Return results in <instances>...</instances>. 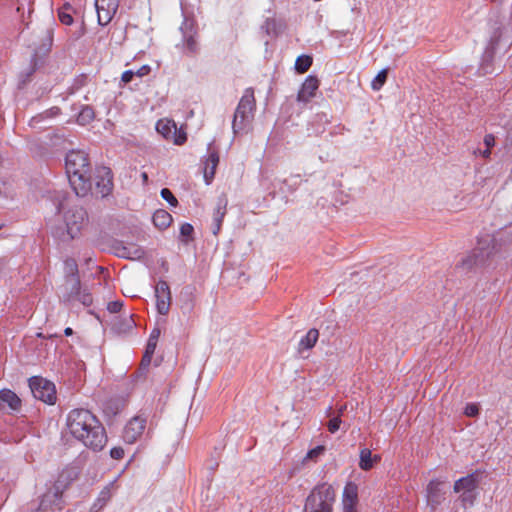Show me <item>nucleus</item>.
<instances>
[{"mask_svg": "<svg viewBox=\"0 0 512 512\" xmlns=\"http://www.w3.org/2000/svg\"><path fill=\"white\" fill-rule=\"evenodd\" d=\"M483 141L487 148H492L495 145V137L493 134H486Z\"/></svg>", "mask_w": 512, "mask_h": 512, "instance_id": "79ce46f5", "label": "nucleus"}, {"mask_svg": "<svg viewBox=\"0 0 512 512\" xmlns=\"http://www.w3.org/2000/svg\"><path fill=\"white\" fill-rule=\"evenodd\" d=\"M186 141V134L185 133H180L178 134L175 139H174V143L177 144V145H181L183 144L184 142Z\"/></svg>", "mask_w": 512, "mask_h": 512, "instance_id": "a18cd8bd", "label": "nucleus"}, {"mask_svg": "<svg viewBox=\"0 0 512 512\" xmlns=\"http://www.w3.org/2000/svg\"><path fill=\"white\" fill-rule=\"evenodd\" d=\"M387 76H388V70L387 69H383L381 70L376 76L375 78L372 80L371 82V88L374 90V91H379L383 85L385 84L386 80H387Z\"/></svg>", "mask_w": 512, "mask_h": 512, "instance_id": "a878e982", "label": "nucleus"}, {"mask_svg": "<svg viewBox=\"0 0 512 512\" xmlns=\"http://www.w3.org/2000/svg\"><path fill=\"white\" fill-rule=\"evenodd\" d=\"M335 501V490L328 483L316 485L309 493L304 512H332Z\"/></svg>", "mask_w": 512, "mask_h": 512, "instance_id": "7ed1b4c3", "label": "nucleus"}, {"mask_svg": "<svg viewBox=\"0 0 512 512\" xmlns=\"http://www.w3.org/2000/svg\"><path fill=\"white\" fill-rule=\"evenodd\" d=\"M47 40H48V48H47V50H49V48H50V46H51V43H52V38H51V36H50V34H49V33H48V35H47Z\"/></svg>", "mask_w": 512, "mask_h": 512, "instance_id": "603ef678", "label": "nucleus"}, {"mask_svg": "<svg viewBox=\"0 0 512 512\" xmlns=\"http://www.w3.org/2000/svg\"><path fill=\"white\" fill-rule=\"evenodd\" d=\"M325 451L324 446L319 445L315 448L309 450L306 454L305 460H316L320 455H322Z\"/></svg>", "mask_w": 512, "mask_h": 512, "instance_id": "7c9ffc66", "label": "nucleus"}, {"mask_svg": "<svg viewBox=\"0 0 512 512\" xmlns=\"http://www.w3.org/2000/svg\"><path fill=\"white\" fill-rule=\"evenodd\" d=\"M160 334H161V331L159 328L153 329L150 334L149 340L157 343V341L160 337Z\"/></svg>", "mask_w": 512, "mask_h": 512, "instance_id": "37998d69", "label": "nucleus"}, {"mask_svg": "<svg viewBox=\"0 0 512 512\" xmlns=\"http://www.w3.org/2000/svg\"><path fill=\"white\" fill-rule=\"evenodd\" d=\"M64 334H65L66 336H71V335L73 334V330H72V328H70V327L65 328V330H64Z\"/></svg>", "mask_w": 512, "mask_h": 512, "instance_id": "de8ad7c7", "label": "nucleus"}, {"mask_svg": "<svg viewBox=\"0 0 512 512\" xmlns=\"http://www.w3.org/2000/svg\"><path fill=\"white\" fill-rule=\"evenodd\" d=\"M194 232V228L189 223H184L180 227V235L185 238L184 241L188 242L192 238V234Z\"/></svg>", "mask_w": 512, "mask_h": 512, "instance_id": "c756f323", "label": "nucleus"}, {"mask_svg": "<svg viewBox=\"0 0 512 512\" xmlns=\"http://www.w3.org/2000/svg\"><path fill=\"white\" fill-rule=\"evenodd\" d=\"M141 177H142V180H143V182H144V183H147V182H148V175H147V173H146V172H143V173L141 174Z\"/></svg>", "mask_w": 512, "mask_h": 512, "instance_id": "8fccbe9b", "label": "nucleus"}, {"mask_svg": "<svg viewBox=\"0 0 512 512\" xmlns=\"http://www.w3.org/2000/svg\"><path fill=\"white\" fill-rule=\"evenodd\" d=\"M477 488V479L474 475H467L460 478L454 484V491L456 493H470L475 492Z\"/></svg>", "mask_w": 512, "mask_h": 512, "instance_id": "dca6fc26", "label": "nucleus"}, {"mask_svg": "<svg viewBox=\"0 0 512 512\" xmlns=\"http://www.w3.org/2000/svg\"><path fill=\"white\" fill-rule=\"evenodd\" d=\"M341 423L342 421L339 416L333 417L332 419L329 420L327 424L328 431L330 433H335L336 431L339 430Z\"/></svg>", "mask_w": 512, "mask_h": 512, "instance_id": "72a5a7b5", "label": "nucleus"}, {"mask_svg": "<svg viewBox=\"0 0 512 512\" xmlns=\"http://www.w3.org/2000/svg\"><path fill=\"white\" fill-rule=\"evenodd\" d=\"M313 63V59L309 55H300L295 61V70L299 74L307 72Z\"/></svg>", "mask_w": 512, "mask_h": 512, "instance_id": "b1692460", "label": "nucleus"}, {"mask_svg": "<svg viewBox=\"0 0 512 512\" xmlns=\"http://www.w3.org/2000/svg\"><path fill=\"white\" fill-rule=\"evenodd\" d=\"M151 72V67L149 65H143L136 71H134V74L136 77L142 78L144 76H147Z\"/></svg>", "mask_w": 512, "mask_h": 512, "instance_id": "58836bf2", "label": "nucleus"}, {"mask_svg": "<svg viewBox=\"0 0 512 512\" xmlns=\"http://www.w3.org/2000/svg\"><path fill=\"white\" fill-rule=\"evenodd\" d=\"M156 308L159 314H168L171 306V291L168 283L164 280L158 281L155 287Z\"/></svg>", "mask_w": 512, "mask_h": 512, "instance_id": "1a4fd4ad", "label": "nucleus"}, {"mask_svg": "<svg viewBox=\"0 0 512 512\" xmlns=\"http://www.w3.org/2000/svg\"><path fill=\"white\" fill-rule=\"evenodd\" d=\"M65 299L67 301L77 300L81 302L84 306H90L93 302V298L90 292L87 289L82 288L80 285V292L76 293L71 290V287L66 289Z\"/></svg>", "mask_w": 512, "mask_h": 512, "instance_id": "a211bd4d", "label": "nucleus"}, {"mask_svg": "<svg viewBox=\"0 0 512 512\" xmlns=\"http://www.w3.org/2000/svg\"><path fill=\"white\" fill-rule=\"evenodd\" d=\"M255 110L256 99L254 96V89L247 88L240 98L234 113L232 129L235 134L244 130L248 125L251 124L254 118Z\"/></svg>", "mask_w": 512, "mask_h": 512, "instance_id": "20e7f679", "label": "nucleus"}, {"mask_svg": "<svg viewBox=\"0 0 512 512\" xmlns=\"http://www.w3.org/2000/svg\"><path fill=\"white\" fill-rule=\"evenodd\" d=\"M346 410V405H342L339 409H338V415L340 418L341 416L343 415L344 411Z\"/></svg>", "mask_w": 512, "mask_h": 512, "instance_id": "49530a36", "label": "nucleus"}, {"mask_svg": "<svg viewBox=\"0 0 512 512\" xmlns=\"http://www.w3.org/2000/svg\"><path fill=\"white\" fill-rule=\"evenodd\" d=\"M464 414L467 417H476L479 414V406L476 403H469L464 409Z\"/></svg>", "mask_w": 512, "mask_h": 512, "instance_id": "473e14b6", "label": "nucleus"}, {"mask_svg": "<svg viewBox=\"0 0 512 512\" xmlns=\"http://www.w3.org/2000/svg\"><path fill=\"white\" fill-rule=\"evenodd\" d=\"M319 338V331L315 328L310 329L306 335L299 341L298 351L303 352L305 350L312 349Z\"/></svg>", "mask_w": 512, "mask_h": 512, "instance_id": "aec40b11", "label": "nucleus"}, {"mask_svg": "<svg viewBox=\"0 0 512 512\" xmlns=\"http://www.w3.org/2000/svg\"><path fill=\"white\" fill-rule=\"evenodd\" d=\"M123 307L122 301H111L107 305V310L111 313H118Z\"/></svg>", "mask_w": 512, "mask_h": 512, "instance_id": "e433bc0d", "label": "nucleus"}, {"mask_svg": "<svg viewBox=\"0 0 512 512\" xmlns=\"http://www.w3.org/2000/svg\"><path fill=\"white\" fill-rule=\"evenodd\" d=\"M134 326L135 322L132 319V316L128 315L123 322L114 323L113 328L117 333H126L132 330Z\"/></svg>", "mask_w": 512, "mask_h": 512, "instance_id": "393cba45", "label": "nucleus"}, {"mask_svg": "<svg viewBox=\"0 0 512 512\" xmlns=\"http://www.w3.org/2000/svg\"><path fill=\"white\" fill-rule=\"evenodd\" d=\"M442 482L433 479L427 485V502L434 510L444 500V494L441 490Z\"/></svg>", "mask_w": 512, "mask_h": 512, "instance_id": "2eb2a0df", "label": "nucleus"}, {"mask_svg": "<svg viewBox=\"0 0 512 512\" xmlns=\"http://www.w3.org/2000/svg\"><path fill=\"white\" fill-rule=\"evenodd\" d=\"M21 407L22 401L14 391L10 389L0 390V410L18 412Z\"/></svg>", "mask_w": 512, "mask_h": 512, "instance_id": "4468645a", "label": "nucleus"}, {"mask_svg": "<svg viewBox=\"0 0 512 512\" xmlns=\"http://www.w3.org/2000/svg\"><path fill=\"white\" fill-rule=\"evenodd\" d=\"M492 242V239L489 241H479L478 245L461 260L459 266L465 270L484 266L494 254Z\"/></svg>", "mask_w": 512, "mask_h": 512, "instance_id": "39448f33", "label": "nucleus"}, {"mask_svg": "<svg viewBox=\"0 0 512 512\" xmlns=\"http://www.w3.org/2000/svg\"><path fill=\"white\" fill-rule=\"evenodd\" d=\"M67 233L71 239L77 237L88 222L86 211L82 207L74 206L65 212Z\"/></svg>", "mask_w": 512, "mask_h": 512, "instance_id": "0eeeda50", "label": "nucleus"}, {"mask_svg": "<svg viewBox=\"0 0 512 512\" xmlns=\"http://www.w3.org/2000/svg\"><path fill=\"white\" fill-rule=\"evenodd\" d=\"M320 86V81L316 76L309 75L303 84L301 85L300 90L297 94V102L302 104L309 103L312 98L315 97L316 91Z\"/></svg>", "mask_w": 512, "mask_h": 512, "instance_id": "ddd939ff", "label": "nucleus"}, {"mask_svg": "<svg viewBox=\"0 0 512 512\" xmlns=\"http://www.w3.org/2000/svg\"><path fill=\"white\" fill-rule=\"evenodd\" d=\"M142 364L149 365V364L147 363V358H145V355H144V356H143V358H142Z\"/></svg>", "mask_w": 512, "mask_h": 512, "instance_id": "864d4df0", "label": "nucleus"}, {"mask_svg": "<svg viewBox=\"0 0 512 512\" xmlns=\"http://www.w3.org/2000/svg\"><path fill=\"white\" fill-rule=\"evenodd\" d=\"M68 9V7H63L58 13V18L64 25H71L73 23V17L69 12H67Z\"/></svg>", "mask_w": 512, "mask_h": 512, "instance_id": "c85d7f7f", "label": "nucleus"}, {"mask_svg": "<svg viewBox=\"0 0 512 512\" xmlns=\"http://www.w3.org/2000/svg\"><path fill=\"white\" fill-rule=\"evenodd\" d=\"M124 454H125L124 449L120 446L113 447L110 450V456H111V458H113L115 460H121L124 457Z\"/></svg>", "mask_w": 512, "mask_h": 512, "instance_id": "c9c22d12", "label": "nucleus"}, {"mask_svg": "<svg viewBox=\"0 0 512 512\" xmlns=\"http://www.w3.org/2000/svg\"><path fill=\"white\" fill-rule=\"evenodd\" d=\"M111 187H112V183L110 180H108V183H107V185H104V188H106L107 192H109Z\"/></svg>", "mask_w": 512, "mask_h": 512, "instance_id": "3c124183", "label": "nucleus"}, {"mask_svg": "<svg viewBox=\"0 0 512 512\" xmlns=\"http://www.w3.org/2000/svg\"><path fill=\"white\" fill-rule=\"evenodd\" d=\"M188 46L191 50H194L195 42L193 39L188 40Z\"/></svg>", "mask_w": 512, "mask_h": 512, "instance_id": "09e8293b", "label": "nucleus"}, {"mask_svg": "<svg viewBox=\"0 0 512 512\" xmlns=\"http://www.w3.org/2000/svg\"><path fill=\"white\" fill-rule=\"evenodd\" d=\"M461 501L464 503V504H470L472 505L473 502H474V499H475V492H470V493H461Z\"/></svg>", "mask_w": 512, "mask_h": 512, "instance_id": "ea45409f", "label": "nucleus"}, {"mask_svg": "<svg viewBox=\"0 0 512 512\" xmlns=\"http://www.w3.org/2000/svg\"><path fill=\"white\" fill-rule=\"evenodd\" d=\"M135 77L133 70H126L121 75V82L123 84H127L132 81V79Z\"/></svg>", "mask_w": 512, "mask_h": 512, "instance_id": "a19ab883", "label": "nucleus"}, {"mask_svg": "<svg viewBox=\"0 0 512 512\" xmlns=\"http://www.w3.org/2000/svg\"><path fill=\"white\" fill-rule=\"evenodd\" d=\"M50 496H51L50 492L43 496V498L40 502V509H43V510L47 509L48 505L46 504V502H47V499L50 498ZM60 496H61V493H59L58 491H56L52 494V497H54L57 500L60 498Z\"/></svg>", "mask_w": 512, "mask_h": 512, "instance_id": "4c0bfd02", "label": "nucleus"}, {"mask_svg": "<svg viewBox=\"0 0 512 512\" xmlns=\"http://www.w3.org/2000/svg\"><path fill=\"white\" fill-rule=\"evenodd\" d=\"M147 425V417L136 415L132 417L123 429L122 438L125 443L133 444L143 435Z\"/></svg>", "mask_w": 512, "mask_h": 512, "instance_id": "6e6552de", "label": "nucleus"}, {"mask_svg": "<svg viewBox=\"0 0 512 512\" xmlns=\"http://www.w3.org/2000/svg\"><path fill=\"white\" fill-rule=\"evenodd\" d=\"M29 388L34 398L49 405L56 403L57 392L53 382L41 376H33L29 379Z\"/></svg>", "mask_w": 512, "mask_h": 512, "instance_id": "423d86ee", "label": "nucleus"}, {"mask_svg": "<svg viewBox=\"0 0 512 512\" xmlns=\"http://www.w3.org/2000/svg\"><path fill=\"white\" fill-rule=\"evenodd\" d=\"M119 6V0H95L98 23L102 26L110 23Z\"/></svg>", "mask_w": 512, "mask_h": 512, "instance_id": "9d476101", "label": "nucleus"}, {"mask_svg": "<svg viewBox=\"0 0 512 512\" xmlns=\"http://www.w3.org/2000/svg\"><path fill=\"white\" fill-rule=\"evenodd\" d=\"M65 167L71 187L77 196H85L91 189V169L88 155L82 150H71L65 158Z\"/></svg>", "mask_w": 512, "mask_h": 512, "instance_id": "f03ea898", "label": "nucleus"}, {"mask_svg": "<svg viewBox=\"0 0 512 512\" xmlns=\"http://www.w3.org/2000/svg\"><path fill=\"white\" fill-rule=\"evenodd\" d=\"M94 119V111L90 107H84L78 114V123L85 125Z\"/></svg>", "mask_w": 512, "mask_h": 512, "instance_id": "bb28decb", "label": "nucleus"}, {"mask_svg": "<svg viewBox=\"0 0 512 512\" xmlns=\"http://www.w3.org/2000/svg\"><path fill=\"white\" fill-rule=\"evenodd\" d=\"M474 155H477L478 153L485 159H489L490 156H491V148H487L483 151H480V150H475L474 152Z\"/></svg>", "mask_w": 512, "mask_h": 512, "instance_id": "c03bdc74", "label": "nucleus"}, {"mask_svg": "<svg viewBox=\"0 0 512 512\" xmlns=\"http://www.w3.org/2000/svg\"><path fill=\"white\" fill-rule=\"evenodd\" d=\"M156 129L166 139L170 138L172 132L174 135H176L177 130L175 123L169 120H159L156 124Z\"/></svg>", "mask_w": 512, "mask_h": 512, "instance_id": "5701e85b", "label": "nucleus"}, {"mask_svg": "<svg viewBox=\"0 0 512 512\" xmlns=\"http://www.w3.org/2000/svg\"><path fill=\"white\" fill-rule=\"evenodd\" d=\"M69 433L86 447L101 450L107 441L105 429L98 418L89 410H71L66 418Z\"/></svg>", "mask_w": 512, "mask_h": 512, "instance_id": "f257e3e1", "label": "nucleus"}, {"mask_svg": "<svg viewBox=\"0 0 512 512\" xmlns=\"http://www.w3.org/2000/svg\"><path fill=\"white\" fill-rule=\"evenodd\" d=\"M116 481L110 482L106 485L99 493V496L94 503V507L98 506V509H101L106 503L111 499L114 491H116Z\"/></svg>", "mask_w": 512, "mask_h": 512, "instance_id": "4be33fe9", "label": "nucleus"}, {"mask_svg": "<svg viewBox=\"0 0 512 512\" xmlns=\"http://www.w3.org/2000/svg\"><path fill=\"white\" fill-rule=\"evenodd\" d=\"M161 197L166 200L171 206H177L178 200L168 188L161 190Z\"/></svg>", "mask_w": 512, "mask_h": 512, "instance_id": "2f4dec72", "label": "nucleus"}, {"mask_svg": "<svg viewBox=\"0 0 512 512\" xmlns=\"http://www.w3.org/2000/svg\"><path fill=\"white\" fill-rule=\"evenodd\" d=\"M156 346H157L156 342L150 341L148 339L146 350H145V358H147L148 364H150V361H151L152 355L155 352Z\"/></svg>", "mask_w": 512, "mask_h": 512, "instance_id": "f704fd0d", "label": "nucleus"}, {"mask_svg": "<svg viewBox=\"0 0 512 512\" xmlns=\"http://www.w3.org/2000/svg\"><path fill=\"white\" fill-rule=\"evenodd\" d=\"M152 221L157 228L163 230L171 225L173 218L166 210L159 209L154 212Z\"/></svg>", "mask_w": 512, "mask_h": 512, "instance_id": "412c9836", "label": "nucleus"}, {"mask_svg": "<svg viewBox=\"0 0 512 512\" xmlns=\"http://www.w3.org/2000/svg\"><path fill=\"white\" fill-rule=\"evenodd\" d=\"M225 216V206H218L214 213L215 230L214 234H217L220 230L223 218Z\"/></svg>", "mask_w": 512, "mask_h": 512, "instance_id": "cd10ccee", "label": "nucleus"}, {"mask_svg": "<svg viewBox=\"0 0 512 512\" xmlns=\"http://www.w3.org/2000/svg\"><path fill=\"white\" fill-rule=\"evenodd\" d=\"M218 164H219L218 152L217 151L210 152L209 156L205 162V167H204V178L208 184L214 178Z\"/></svg>", "mask_w": 512, "mask_h": 512, "instance_id": "6ab92c4d", "label": "nucleus"}, {"mask_svg": "<svg viewBox=\"0 0 512 512\" xmlns=\"http://www.w3.org/2000/svg\"><path fill=\"white\" fill-rule=\"evenodd\" d=\"M65 289L71 287V290L80 292V278L78 264L75 259L67 258L64 261Z\"/></svg>", "mask_w": 512, "mask_h": 512, "instance_id": "9b49d317", "label": "nucleus"}, {"mask_svg": "<svg viewBox=\"0 0 512 512\" xmlns=\"http://www.w3.org/2000/svg\"><path fill=\"white\" fill-rule=\"evenodd\" d=\"M358 486L354 482H347L342 494L343 512H358Z\"/></svg>", "mask_w": 512, "mask_h": 512, "instance_id": "f8f14e48", "label": "nucleus"}, {"mask_svg": "<svg viewBox=\"0 0 512 512\" xmlns=\"http://www.w3.org/2000/svg\"><path fill=\"white\" fill-rule=\"evenodd\" d=\"M359 458V467L364 471H369L372 469L374 463H378L381 460L380 455H372L371 450L368 448H363L360 450Z\"/></svg>", "mask_w": 512, "mask_h": 512, "instance_id": "f3484780", "label": "nucleus"}]
</instances>
